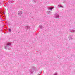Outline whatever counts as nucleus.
Returning <instances> with one entry per match:
<instances>
[{
    "label": "nucleus",
    "instance_id": "1",
    "mask_svg": "<svg viewBox=\"0 0 75 75\" xmlns=\"http://www.w3.org/2000/svg\"><path fill=\"white\" fill-rule=\"evenodd\" d=\"M35 69V67H32V68L29 70L30 74H32L34 72V70Z\"/></svg>",
    "mask_w": 75,
    "mask_h": 75
},
{
    "label": "nucleus",
    "instance_id": "2",
    "mask_svg": "<svg viewBox=\"0 0 75 75\" xmlns=\"http://www.w3.org/2000/svg\"><path fill=\"white\" fill-rule=\"evenodd\" d=\"M11 43H7L6 44V45L5 46V49L7 50V49L8 48V46H11Z\"/></svg>",
    "mask_w": 75,
    "mask_h": 75
},
{
    "label": "nucleus",
    "instance_id": "3",
    "mask_svg": "<svg viewBox=\"0 0 75 75\" xmlns=\"http://www.w3.org/2000/svg\"><path fill=\"white\" fill-rule=\"evenodd\" d=\"M55 17L56 18H59V15L58 14H56L55 15Z\"/></svg>",
    "mask_w": 75,
    "mask_h": 75
},
{
    "label": "nucleus",
    "instance_id": "4",
    "mask_svg": "<svg viewBox=\"0 0 75 75\" xmlns=\"http://www.w3.org/2000/svg\"><path fill=\"white\" fill-rule=\"evenodd\" d=\"M18 14L19 16H21L22 14V12L21 11H19L18 12Z\"/></svg>",
    "mask_w": 75,
    "mask_h": 75
},
{
    "label": "nucleus",
    "instance_id": "5",
    "mask_svg": "<svg viewBox=\"0 0 75 75\" xmlns=\"http://www.w3.org/2000/svg\"><path fill=\"white\" fill-rule=\"evenodd\" d=\"M48 9V10H52V9H54V7H49Z\"/></svg>",
    "mask_w": 75,
    "mask_h": 75
},
{
    "label": "nucleus",
    "instance_id": "6",
    "mask_svg": "<svg viewBox=\"0 0 75 75\" xmlns=\"http://www.w3.org/2000/svg\"><path fill=\"white\" fill-rule=\"evenodd\" d=\"M69 40H72V36L71 35L69 36Z\"/></svg>",
    "mask_w": 75,
    "mask_h": 75
},
{
    "label": "nucleus",
    "instance_id": "7",
    "mask_svg": "<svg viewBox=\"0 0 75 75\" xmlns=\"http://www.w3.org/2000/svg\"><path fill=\"white\" fill-rule=\"evenodd\" d=\"M70 32H71V33H74L75 32V30L73 29H71Z\"/></svg>",
    "mask_w": 75,
    "mask_h": 75
},
{
    "label": "nucleus",
    "instance_id": "8",
    "mask_svg": "<svg viewBox=\"0 0 75 75\" xmlns=\"http://www.w3.org/2000/svg\"><path fill=\"white\" fill-rule=\"evenodd\" d=\"M39 27L40 28H41V29H42V28H43V27L42 26V25H39Z\"/></svg>",
    "mask_w": 75,
    "mask_h": 75
},
{
    "label": "nucleus",
    "instance_id": "9",
    "mask_svg": "<svg viewBox=\"0 0 75 75\" xmlns=\"http://www.w3.org/2000/svg\"><path fill=\"white\" fill-rule=\"evenodd\" d=\"M25 28H27V29H29L30 28V26H26L25 27Z\"/></svg>",
    "mask_w": 75,
    "mask_h": 75
},
{
    "label": "nucleus",
    "instance_id": "10",
    "mask_svg": "<svg viewBox=\"0 0 75 75\" xmlns=\"http://www.w3.org/2000/svg\"><path fill=\"white\" fill-rule=\"evenodd\" d=\"M58 7H61V8H63V6L61 5H59L58 6Z\"/></svg>",
    "mask_w": 75,
    "mask_h": 75
},
{
    "label": "nucleus",
    "instance_id": "11",
    "mask_svg": "<svg viewBox=\"0 0 75 75\" xmlns=\"http://www.w3.org/2000/svg\"><path fill=\"white\" fill-rule=\"evenodd\" d=\"M52 13L51 11H48L47 12V13L48 14H51Z\"/></svg>",
    "mask_w": 75,
    "mask_h": 75
},
{
    "label": "nucleus",
    "instance_id": "12",
    "mask_svg": "<svg viewBox=\"0 0 75 75\" xmlns=\"http://www.w3.org/2000/svg\"><path fill=\"white\" fill-rule=\"evenodd\" d=\"M53 75H58V74L57 73H55L53 74Z\"/></svg>",
    "mask_w": 75,
    "mask_h": 75
},
{
    "label": "nucleus",
    "instance_id": "13",
    "mask_svg": "<svg viewBox=\"0 0 75 75\" xmlns=\"http://www.w3.org/2000/svg\"><path fill=\"white\" fill-rule=\"evenodd\" d=\"M33 3H36V1L33 0Z\"/></svg>",
    "mask_w": 75,
    "mask_h": 75
},
{
    "label": "nucleus",
    "instance_id": "14",
    "mask_svg": "<svg viewBox=\"0 0 75 75\" xmlns=\"http://www.w3.org/2000/svg\"><path fill=\"white\" fill-rule=\"evenodd\" d=\"M9 32H11V29H9Z\"/></svg>",
    "mask_w": 75,
    "mask_h": 75
},
{
    "label": "nucleus",
    "instance_id": "15",
    "mask_svg": "<svg viewBox=\"0 0 75 75\" xmlns=\"http://www.w3.org/2000/svg\"><path fill=\"white\" fill-rule=\"evenodd\" d=\"M41 73H39V75H41Z\"/></svg>",
    "mask_w": 75,
    "mask_h": 75
},
{
    "label": "nucleus",
    "instance_id": "16",
    "mask_svg": "<svg viewBox=\"0 0 75 75\" xmlns=\"http://www.w3.org/2000/svg\"><path fill=\"white\" fill-rule=\"evenodd\" d=\"M5 14L4 13H3V14Z\"/></svg>",
    "mask_w": 75,
    "mask_h": 75
},
{
    "label": "nucleus",
    "instance_id": "17",
    "mask_svg": "<svg viewBox=\"0 0 75 75\" xmlns=\"http://www.w3.org/2000/svg\"><path fill=\"white\" fill-rule=\"evenodd\" d=\"M9 50H10V49H9Z\"/></svg>",
    "mask_w": 75,
    "mask_h": 75
},
{
    "label": "nucleus",
    "instance_id": "18",
    "mask_svg": "<svg viewBox=\"0 0 75 75\" xmlns=\"http://www.w3.org/2000/svg\"><path fill=\"white\" fill-rule=\"evenodd\" d=\"M2 13H3V12H2Z\"/></svg>",
    "mask_w": 75,
    "mask_h": 75
}]
</instances>
